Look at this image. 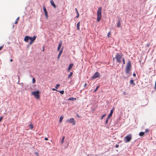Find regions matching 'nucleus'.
Returning <instances> with one entry per match:
<instances>
[{
	"label": "nucleus",
	"mask_w": 156,
	"mask_h": 156,
	"mask_svg": "<svg viewBox=\"0 0 156 156\" xmlns=\"http://www.w3.org/2000/svg\"><path fill=\"white\" fill-rule=\"evenodd\" d=\"M52 90H54V91H55V90H57H57H56L54 88H52Z\"/></svg>",
	"instance_id": "58836bf2"
},
{
	"label": "nucleus",
	"mask_w": 156,
	"mask_h": 156,
	"mask_svg": "<svg viewBox=\"0 0 156 156\" xmlns=\"http://www.w3.org/2000/svg\"><path fill=\"white\" fill-rule=\"evenodd\" d=\"M65 137L64 136H63L62 137V139L61 140V141L62 143L63 142L64 140L65 139Z\"/></svg>",
	"instance_id": "b1692460"
},
{
	"label": "nucleus",
	"mask_w": 156,
	"mask_h": 156,
	"mask_svg": "<svg viewBox=\"0 0 156 156\" xmlns=\"http://www.w3.org/2000/svg\"><path fill=\"white\" fill-rule=\"evenodd\" d=\"M44 50V47L43 48V51Z\"/></svg>",
	"instance_id": "8fccbe9b"
},
{
	"label": "nucleus",
	"mask_w": 156,
	"mask_h": 156,
	"mask_svg": "<svg viewBox=\"0 0 156 156\" xmlns=\"http://www.w3.org/2000/svg\"><path fill=\"white\" fill-rule=\"evenodd\" d=\"M39 92L38 91L33 92H32V94L34 95V96L37 99H39L40 98V96L39 94Z\"/></svg>",
	"instance_id": "423d86ee"
},
{
	"label": "nucleus",
	"mask_w": 156,
	"mask_h": 156,
	"mask_svg": "<svg viewBox=\"0 0 156 156\" xmlns=\"http://www.w3.org/2000/svg\"><path fill=\"white\" fill-rule=\"evenodd\" d=\"M101 9L102 7H100L98 9L97 12V21L99 22L101 20Z\"/></svg>",
	"instance_id": "f03ea898"
},
{
	"label": "nucleus",
	"mask_w": 156,
	"mask_h": 156,
	"mask_svg": "<svg viewBox=\"0 0 156 156\" xmlns=\"http://www.w3.org/2000/svg\"><path fill=\"white\" fill-rule=\"evenodd\" d=\"M77 16H76V18H78V17H79V13L77 14Z\"/></svg>",
	"instance_id": "e433bc0d"
},
{
	"label": "nucleus",
	"mask_w": 156,
	"mask_h": 156,
	"mask_svg": "<svg viewBox=\"0 0 156 156\" xmlns=\"http://www.w3.org/2000/svg\"><path fill=\"white\" fill-rule=\"evenodd\" d=\"M50 3L54 7V8H56V6L55 4L54 3V1H53V0H51Z\"/></svg>",
	"instance_id": "ddd939ff"
},
{
	"label": "nucleus",
	"mask_w": 156,
	"mask_h": 156,
	"mask_svg": "<svg viewBox=\"0 0 156 156\" xmlns=\"http://www.w3.org/2000/svg\"><path fill=\"white\" fill-rule=\"evenodd\" d=\"M73 65L74 64L73 63H71L69 65L67 69V70L69 72L70 70L73 67Z\"/></svg>",
	"instance_id": "9d476101"
},
{
	"label": "nucleus",
	"mask_w": 156,
	"mask_h": 156,
	"mask_svg": "<svg viewBox=\"0 0 156 156\" xmlns=\"http://www.w3.org/2000/svg\"><path fill=\"white\" fill-rule=\"evenodd\" d=\"M149 131V130L148 129H145V133H146V132H148Z\"/></svg>",
	"instance_id": "473e14b6"
},
{
	"label": "nucleus",
	"mask_w": 156,
	"mask_h": 156,
	"mask_svg": "<svg viewBox=\"0 0 156 156\" xmlns=\"http://www.w3.org/2000/svg\"><path fill=\"white\" fill-rule=\"evenodd\" d=\"M122 62L123 63V64L124 65L125 64V58H122Z\"/></svg>",
	"instance_id": "a878e982"
},
{
	"label": "nucleus",
	"mask_w": 156,
	"mask_h": 156,
	"mask_svg": "<svg viewBox=\"0 0 156 156\" xmlns=\"http://www.w3.org/2000/svg\"><path fill=\"white\" fill-rule=\"evenodd\" d=\"M133 76L134 77H135L136 76V74L135 73H133Z\"/></svg>",
	"instance_id": "4c0bfd02"
},
{
	"label": "nucleus",
	"mask_w": 156,
	"mask_h": 156,
	"mask_svg": "<svg viewBox=\"0 0 156 156\" xmlns=\"http://www.w3.org/2000/svg\"><path fill=\"white\" fill-rule=\"evenodd\" d=\"M113 109H112L110 111V113H109V115L108 116V118H109L110 117H111L113 114Z\"/></svg>",
	"instance_id": "f8f14e48"
},
{
	"label": "nucleus",
	"mask_w": 156,
	"mask_h": 156,
	"mask_svg": "<svg viewBox=\"0 0 156 156\" xmlns=\"http://www.w3.org/2000/svg\"><path fill=\"white\" fill-rule=\"evenodd\" d=\"M130 84H133L134 86L135 85V84L134 82V81L133 80H130Z\"/></svg>",
	"instance_id": "dca6fc26"
},
{
	"label": "nucleus",
	"mask_w": 156,
	"mask_h": 156,
	"mask_svg": "<svg viewBox=\"0 0 156 156\" xmlns=\"http://www.w3.org/2000/svg\"><path fill=\"white\" fill-rule=\"evenodd\" d=\"M17 23H18L17 20H16V21L15 22V24H17Z\"/></svg>",
	"instance_id": "37998d69"
},
{
	"label": "nucleus",
	"mask_w": 156,
	"mask_h": 156,
	"mask_svg": "<svg viewBox=\"0 0 156 156\" xmlns=\"http://www.w3.org/2000/svg\"><path fill=\"white\" fill-rule=\"evenodd\" d=\"M123 54H120L119 53H117L115 55V58L116 59V62L119 63L121 62V60L122 58Z\"/></svg>",
	"instance_id": "7ed1b4c3"
},
{
	"label": "nucleus",
	"mask_w": 156,
	"mask_h": 156,
	"mask_svg": "<svg viewBox=\"0 0 156 156\" xmlns=\"http://www.w3.org/2000/svg\"><path fill=\"white\" fill-rule=\"evenodd\" d=\"M119 147V145L118 144H116V145H115V147L116 148H118V147Z\"/></svg>",
	"instance_id": "c9c22d12"
},
{
	"label": "nucleus",
	"mask_w": 156,
	"mask_h": 156,
	"mask_svg": "<svg viewBox=\"0 0 156 156\" xmlns=\"http://www.w3.org/2000/svg\"><path fill=\"white\" fill-rule=\"evenodd\" d=\"M100 74L99 73L97 72L95 73L94 75L92 77V79H94L97 78L98 77H99Z\"/></svg>",
	"instance_id": "6e6552de"
},
{
	"label": "nucleus",
	"mask_w": 156,
	"mask_h": 156,
	"mask_svg": "<svg viewBox=\"0 0 156 156\" xmlns=\"http://www.w3.org/2000/svg\"><path fill=\"white\" fill-rule=\"evenodd\" d=\"M80 22H78L77 24V29L78 30H80Z\"/></svg>",
	"instance_id": "2eb2a0df"
},
{
	"label": "nucleus",
	"mask_w": 156,
	"mask_h": 156,
	"mask_svg": "<svg viewBox=\"0 0 156 156\" xmlns=\"http://www.w3.org/2000/svg\"><path fill=\"white\" fill-rule=\"evenodd\" d=\"M73 74V73L72 72H71L68 75V78H70L71 76H72Z\"/></svg>",
	"instance_id": "aec40b11"
},
{
	"label": "nucleus",
	"mask_w": 156,
	"mask_h": 156,
	"mask_svg": "<svg viewBox=\"0 0 156 156\" xmlns=\"http://www.w3.org/2000/svg\"><path fill=\"white\" fill-rule=\"evenodd\" d=\"M19 17H18L17 18V19H16V20H19Z\"/></svg>",
	"instance_id": "a18cd8bd"
},
{
	"label": "nucleus",
	"mask_w": 156,
	"mask_h": 156,
	"mask_svg": "<svg viewBox=\"0 0 156 156\" xmlns=\"http://www.w3.org/2000/svg\"><path fill=\"white\" fill-rule=\"evenodd\" d=\"M10 61L11 62H12V59H10Z\"/></svg>",
	"instance_id": "49530a36"
},
{
	"label": "nucleus",
	"mask_w": 156,
	"mask_h": 156,
	"mask_svg": "<svg viewBox=\"0 0 156 156\" xmlns=\"http://www.w3.org/2000/svg\"><path fill=\"white\" fill-rule=\"evenodd\" d=\"M131 62L129 61L127 64L126 67V73H128L131 70Z\"/></svg>",
	"instance_id": "20e7f679"
},
{
	"label": "nucleus",
	"mask_w": 156,
	"mask_h": 156,
	"mask_svg": "<svg viewBox=\"0 0 156 156\" xmlns=\"http://www.w3.org/2000/svg\"><path fill=\"white\" fill-rule=\"evenodd\" d=\"M132 138V135L131 134H129L126 136L125 139L126 140V141L125 142H128L131 141Z\"/></svg>",
	"instance_id": "39448f33"
},
{
	"label": "nucleus",
	"mask_w": 156,
	"mask_h": 156,
	"mask_svg": "<svg viewBox=\"0 0 156 156\" xmlns=\"http://www.w3.org/2000/svg\"><path fill=\"white\" fill-rule=\"evenodd\" d=\"M60 84H57L56 86H55V88H56V89H58V87H59L60 86Z\"/></svg>",
	"instance_id": "bb28decb"
},
{
	"label": "nucleus",
	"mask_w": 156,
	"mask_h": 156,
	"mask_svg": "<svg viewBox=\"0 0 156 156\" xmlns=\"http://www.w3.org/2000/svg\"><path fill=\"white\" fill-rule=\"evenodd\" d=\"M62 44V42L61 41H60L59 42L58 45V48H57V51H59L60 50V49L61 48V47Z\"/></svg>",
	"instance_id": "9b49d317"
},
{
	"label": "nucleus",
	"mask_w": 156,
	"mask_h": 156,
	"mask_svg": "<svg viewBox=\"0 0 156 156\" xmlns=\"http://www.w3.org/2000/svg\"><path fill=\"white\" fill-rule=\"evenodd\" d=\"M36 37H37L35 36H34L33 37H30L29 36H26L24 39V41L26 42H28V40H30V41L29 42V44L30 45H31L35 40Z\"/></svg>",
	"instance_id": "f257e3e1"
},
{
	"label": "nucleus",
	"mask_w": 156,
	"mask_h": 156,
	"mask_svg": "<svg viewBox=\"0 0 156 156\" xmlns=\"http://www.w3.org/2000/svg\"><path fill=\"white\" fill-rule=\"evenodd\" d=\"M144 134H145V132H140L139 133V135L140 136H143L144 135Z\"/></svg>",
	"instance_id": "f3484780"
},
{
	"label": "nucleus",
	"mask_w": 156,
	"mask_h": 156,
	"mask_svg": "<svg viewBox=\"0 0 156 156\" xmlns=\"http://www.w3.org/2000/svg\"><path fill=\"white\" fill-rule=\"evenodd\" d=\"M3 46V45L0 47V51L2 49Z\"/></svg>",
	"instance_id": "f704fd0d"
},
{
	"label": "nucleus",
	"mask_w": 156,
	"mask_h": 156,
	"mask_svg": "<svg viewBox=\"0 0 156 156\" xmlns=\"http://www.w3.org/2000/svg\"><path fill=\"white\" fill-rule=\"evenodd\" d=\"M75 10H76V12L77 14L79 13L76 8L75 9Z\"/></svg>",
	"instance_id": "72a5a7b5"
},
{
	"label": "nucleus",
	"mask_w": 156,
	"mask_h": 156,
	"mask_svg": "<svg viewBox=\"0 0 156 156\" xmlns=\"http://www.w3.org/2000/svg\"><path fill=\"white\" fill-rule=\"evenodd\" d=\"M74 100H76V98H73V97H71V98H69L68 99V100H70V101H73Z\"/></svg>",
	"instance_id": "a211bd4d"
},
{
	"label": "nucleus",
	"mask_w": 156,
	"mask_h": 156,
	"mask_svg": "<svg viewBox=\"0 0 156 156\" xmlns=\"http://www.w3.org/2000/svg\"><path fill=\"white\" fill-rule=\"evenodd\" d=\"M77 116L78 117H79V118H80V117L79 115H77Z\"/></svg>",
	"instance_id": "de8ad7c7"
},
{
	"label": "nucleus",
	"mask_w": 156,
	"mask_h": 156,
	"mask_svg": "<svg viewBox=\"0 0 156 156\" xmlns=\"http://www.w3.org/2000/svg\"><path fill=\"white\" fill-rule=\"evenodd\" d=\"M106 115L105 114H103L101 116V119H102L103 118L105 117Z\"/></svg>",
	"instance_id": "cd10ccee"
},
{
	"label": "nucleus",
	"mask_w": 156,
	"mask_h": 156,
	"mask_svg": "<svg viewBox=\"0 0 156 156\" xmlns=\"http://www.w3.org/2000/svg\"><path fill=\"white\" fill-rule=\"evenodd\" d=\"M150 44H148L147 45V47H149V46Z\"/></svg>",
	"instance_id": "c03bdc74"
},
{
	"label": "nucleus",
	"mask_w": 156,
	"mask_h": 156,
	"mask_svg": "<svg viewBox=\"0 0 156 156\" xmlns=\"http://www.w3.org/2000/svg\"><path fill=\"white\" fill-rule=\"evenodd\" d=\"M99 87V86H97L96 87V88L94 90V92H96L97 90H98Z\"/></svg>",
	"instance_id": "c756f323"
},
{
	"label": "nucleus",
	"mask_w": 156,
	"mask_h": 156,
	"mask_svg": "<svg viewBox=\"0 0 156 156\" xmlns=\"http://www.w3.org/2000/svg\"><path fill=\"white\" fill-rule=\"evenodd\" d=\"M29 126L31 129H32L33 128V126L31 122L29 125Z\"/></svg>",
	"instance_id": "412c9836"
},
{
	"label": "nucleus",
	"mask_w": 156,
	"mask_h": 156,
	"mask_svg": "<svg viewBox=\"0 0 156 156\" xmlns=\"http://www.w3.org/2000/svg\"><path fill=\"white\" fill-rule=\"evenodd\" d=\"M115 58H113V61H114Z\"/></svg>",
	"instance_id": "09e8293b"
},
{
	"label": "nucleus",
	"mask_w": 156,
	"mask_h": 156,
	"mask_svg": "<svg viewBox=\"0 0 156 156\" xmlns=\"http://www.w3.org/2000/svg\"><path fill=\"white\" fill-rule=\"evenodd\" d=\"M3 119V117L1 116L0 117V122H1Z\"/></svg>",
	"instance_id": "7c9ffc66"
},
{
	"label": "nucleus",
	"mask_w": 156,
	"mask_h": 156,
	"mask_svg": "<svg viewBox=\"0 0 156 156\" xmlns=\"http://www.w3.org/2000/svg\"><path fill=\"white\" fill-rule=\"evenodd\" d=\"M123 94H124V95H126V92H125V91H124V92H123Z\"/></svg>",
	"instance_id": "ea45409f"
},
{
	"label": "nucleus",
	"mask_w": 156,
	"mask_h": 156,
	"mask_svg": "<svg viewBox=\"0 0 156 156\" xmlns=\"http://www.w3.org/2000/svg\"><path fill=\"white\" fill-rule=\"evenodd\" d=\"M110 35H111V32H109L108 33L107 36L108 37H110Z\"/></svg>",
	"instance_id": "393cba45"
},
{
	"label": "nucleus",
	"mask_w": 156,
	"mask_h": 156,
	"mask_svg": "<svg viewBox=\"0 0 156 156\" xmlns=\"http://www.w3.org/2000/svg\"><path fill=\"white\" fill-rule=\"evenodd\" d=\"M120 25H121V24L120 23L119 21V20L118 22V23L117 25V27H119L120 26Z\"/></svg>",
	"instance_id": "5701e85b"
},
{
	"label": "nucleus",
	"mask_w": 156,
	"mask_h": 156,
	"mask_svg": "<svg viewBox=\"0 0 156 156\" xmlns=\"http://www.w3.org/2000/svg\"><path fill=\"white\" fill-rule=\"evenodd\" d=\"M87 85V84L86 83H85L84 85V87H86Z\"/></svg>",
	"instance_id": "79ce46f5"
},
{
	"label": "nucleus",
	"mask_w": 156,
	"mask_h": 156,
	"mask_svg": "<svg viewBox=\"0 0 156 156\" xmlns=\"http://www.w3.org/2000/svg\"><path fill=\"white\" fill-rule=\"evenodd\" d=\"M66 122L68 123H72L73 125H75L76 124V122L73 118H71L67 120Z\"/></svg>",
	"instance_id": "0eeeda50"
},
{
	"label": "nucleus",
	"mask_w": 156,
	"mask_h": 156,
	"mask_svg": "<svg viewBox=\"0 0 156 156\" xmlns=\"http://www.w3.org/2000/svg\"><path fill=\"white\" fill-rule=\"evenodd\" d=\"M44 140H48V138H47L46 137L45 138Z\"/></svg>",
	"instance_id": "a19ab883"
},
{
	"label": "nucleus",
	"mask_w": 156,
	"mask_h": 156,
	"mask_svg": "<svg viewBox=\"0 0 156 156\" xmlns=\"http://www.w3.org/2000/svg\"><path fill=\"white\" fill-rule=\"evenodd\" d=\"M35 82V80L34 78H33L32 80V83H34Z\"/></svg>",
	"instance_id": "c85d7f7f"
},
{
	"label": "nucleus",
	"mask_w": 156,
	"mask_h": 156,
	"mask_svg": "<svg viewBox=\"0 0 156 156\" xmlns=\"http://www.w3.org/2000/svg\"><path fill=\"white\" fill-rule=\"evenodd\" d=\"M63 51V48L59 52V53L58 55V59H59L60 58L61 55Z\"/></svg>",
	"instance_id": "4468645a"
},
{
	"label": "nucleus",
	"mask_w": 156,
	"mask_h": 156,
	"mask_svg": "<svg viewBox=\"0 0 156 156\" xmlns=\"http://www.w3.org/2000/svg\"><path fill=\"white\" fill-rule=\"evenodd\" d=\"M109 118H108V117L107 118V119H106V122H105V123L106 124H107V123L108 122V119H109Z\"/></svg>",
	"instance_id": "2f4dec72"
},
{
	"label": "nucleus",
	"mask_w": 156,
	"mask_h": 156,
	"mask_svg": "<svg viewBox=\"0 0 156 156\" xmlns=\"http://www.w3.org/2000/svg\"><path fill=\"white\" fill-rule=\"evenodd\" d=\"M63 118V116H60V119H59L60 122L61 123L62 122Z\"/></svg>",
	"instance_id": "6ab92c4d"
},
{
	"label": "nucleus",
	"mask_w": 156,
	"mask_h": 156,
	"mask_svg": "<svg viewBox=\"0 0 156 156\" xmlns=\"http://www.w3.org/2000/svg\"><path fill=\"white\" fill-rule=\"evenodd\" d=\"M43 8L44 11V12L46 18H47L48 17V13L47 12V10L46 9V7L44 6H43Z\"/></svg>",
	"instance_id": "1a4fd4ad"
},
{
	"label": "nucleus",
	"mask_w": 156,
	"mask_h": 156,
	"mask_svg": "<svg viewBox=\"0 0 156 156\" xmlns=\"http://www.w3.org/2000/svg\"><path fill=\"white\" fill-rule=\"evenodd\" d=\"M57 91L59 92L61 94H63L64 93V90H61L59 91L58 90H57Z\"/></svg>",
	"instance_id": "4be33fe9"
}]
</instances>
